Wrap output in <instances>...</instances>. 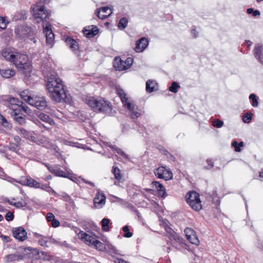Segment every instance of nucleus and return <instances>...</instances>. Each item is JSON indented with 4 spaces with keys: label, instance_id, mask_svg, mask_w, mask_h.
<instances>
[{
    "label": "nucleus",
    "instance_id": "f257e3e1",
    "mask_svg": "<svg viewBox=\"0 0 263 263\" xmlns=\"http://www.w3.org/2000/svg\"><path fill=\"white\" fill-rule=\"evenodd\" d=\"M46 88L49 96L57 102H65L67 99L63 81L55 72L50 73L47 78Z\"/></svg>",
    "mask_w": 263,
    "mask_h": 263
},
{
    "label": "nucleus",
    "instance_id": "f03ea898",
    "mask_svg": "<svg viewBox=\"0 0 263 263\" xmlns=\"http://www.w3.org/2000/svg\"><path fill=\"white\" fill-rule=\"evenodd\" d=\"M41 3L38 2L32 7L33 15L36 23H43V27L46 25L50 24L48 20L50 16V14L45 10L44 6L41 5Z\"/></svg>",
    "mask_w": 263,
    "mask_h": 263
},
{
    "label": "nucleus",
    "instance_id": "7ed1b4c3",
    "mask_svg": "<svg viewBox=\"0 0 263 263\" xmlns=\"http://www.w3.org/2000/svg\"><path fill=\"white\" fill-rule=\"evenodd\" d=\"M116 92L120 97L124 106L129 110V114L133 119H137L141 115L137 106L129 101L123 90L120 87L116 88Z\"/></svg>",
    "mask_w": 263,
    "mask_h": 263
},
{
    "label": "nucleus",
    "instance_id": "20e7f679",
    "mask_svg": "<svg viewBox=\"0 0 263 263\" xmlns=\"http://www.w3.org/2000/svg\"><path fill=\"white\" fill-rule=\"evenodd\" d=\"M86 103L95 111H99L105 114L110 113L111 111V106L110 104L102 99L88 97L86 99Z\"/></svg>",
    "mask_w": 263,
    "mask_h": 263
},
{
    "label": "nucleus",
    "instance_id": "39448f33",
    "mask_svg": "<svg viewBox=\"0 0 263 263\" xmlns=\"http://www.w3.org/2000/svg\"><path fill=\"white\" fill-rule=\"evenodd\" d=\"M12 63L19 71L24 73L31 70V61L26 54L16 53Z\"/></svg>",
    "mask_w": 263,
    "mask_h": 263
},
{
    "label": "nucleus",
    "instance_id": "423d86ee",
    "mask_svg": "<svg viewBox=\"0 0 263 263\" xmlns=\"http://www.w3.org/2000/svg\"><path fill=\"white\" fill-rule=\"evenodd\" d=\"M14 32L18 37L25 39L28 43L31 41L35 44L37 42L34 37L35 33L30 27L27 26L19 27L15 29Z\"/></svg>",
    "mask_w": 263,
    "mask_h": 263
},
{
    "label": "nucleus",
    "instance_id": "0eeeda50",
    "mask_svg": "<svg viewBox=\"0 0 263 263\" xmlns=\"http://www.w3.org/2000/svg\"><path fill=\"white\" fill-rule=\"evenodd\" d=\"M186 201L190 206L196 211H199L202 209L199 195L195 191L189 192L186 194Z\"/></svg>",
    "mask_w": 263,
    "mask_h": 263
},
{
    "label": "nucleus",
    "instance_id": "6e6552de",
    "mask_svg": "<svg viewBox=\"0 0 263 263\" xmlns=\"http://www.w3.org/2000/svg\"><path fill=\"white\" fill-rule=\"evenodd\" d=\"M4 100L7 102L8 108L12 110V112L11 114V115L16 112H21L20 104H22V101L19 100L17 98L10 96H6Z\"/></svg>",
    "mask_w": 263,
    "mask_h": 263
},
{
    "label": "nucleus",
    "instance_id": "1a4fd4ad",
    "mask_svg": "<svg viewBox=\"0 0 263 263\" xmlns=\"http://www.w3.org/2000/svg\"><path fill=\"white\" fill-rule=\"evenodd\" d=\"M133 60L132 59L128 58L126 61L121 60L119 57L115 58L114 66L116 70L122 71L127 69H128L132 65Z\"/></svg>",
    "mask_w": 263,
    "mask_h": 263
},
{
    "label": "nucleus",
    "instance_id": "9d476101",
    "mask_svg": "<svg viewBox=\"0 0 263 263\" xmlns=\"http://www.w3.org/2000/svg\"><path fill=\"white\" fill-rule=\"evenodd\" d=\"M155 175L160 179H163L168 180L173 178L172 173L168 170L165 168L163 166H160L156 168L154 171Z\"/></svg>",
    "mask_w": 263,
    "mask_h": 263
},
{
    "label": "nucleus",
    "instance_id": "9b49d317",
    "mask_svg": "<svg viewBox=\"0 0 263 263\" xmlns=\"http://www.w3.org/2000/svg\"><path fill=\"white\" fill-rule=\"evenodd\" d=\"M184 233L186 237V239L192 244L196 246L199 245V240L198 239L197 236L194 231V230L190 228H186L184 230Z\"/></svg>",
    "mask_w": 263,
    "mask_h": 263
},
{
    "label": "nucleus",
    "instance_id": "f8f14e48",
    "mask_svg": "<svg viewBox=\"0 0 263 263\" xmlns=\"http://www.w3.org/2000/svg\"><path fill=\"white\" fill-rule=\"evenodd\" d=\"M43 31L46 37V43L50 47H52L54 43V35L51 30L50 24L46 25L43 27Z\"/></svg>",
    "mask_w": 263,
    "mask_h": 263
},
{
    "label": "nucleus",
    "instance_id": "ddd939ff",
    "mask_svg": "<svg viewBox=\"0 0 263 263\" xmlns=\"http://www.w3.org/2000/svg\"><path fill=\"white\" fill-rule=\"evenodd\" d=\"M12 233L14 238L19 241H23L27 238V232L22 227L14 228Z\"/></svg>",
    "mask_w": 263,
    "mask_h": 263
},
{
    "label": "nucleus",
    "instance_id": "4468645a",
    "mask_svg": "<svg viewBox=\"0 0 263 263\" xmlns=\"http://www.w3.org/2000/svg\"><path fill=\"white\" fill-rule=\"evenodd\" d=\"M30 105L39 110H43L47 106V102L45 98L43 97H35L31 100Z\"/></svg>",
    "mask_w": 263,
    "mask_h": 263
},
{
    "label": "nucleus",
    "instance_id": "2eb2a0df",
    "mask_svg": "<svg viewBox=\"0 0 263 263\" xmlns=\"http://www.w3.org/2000/svg\"><path fill=\"white\" fill-rule=\"evenodd\" d=\"M106 197L103 193L99 191L97 192L93 200L94 205L97 208H101L105 203Z\"/></svg>",
    "mask_w": 263,
    "mask_h": 263
},
{
    "label": "nucleus",
    "instance_id": "dca6fc26",
    "mask_svg": "<svg viewBox=\"0 0 263 263\" xmlns=\"http://www.w3.org/2000/svg\"><path fill=\"white\" fill-rule=\"evenodd\" d=\"M78 237L86 244L89 246H93L96 239L83 231H80L78 234Z\"/></svg>",
    "mask_w": 263,
    "mask_h": 263
},
{
    "label": "nucleus",
    "instance_id": "f3484780",
    "mask_svg": "<svg viewBox=\"0 0 263 263\" xmlns=\"http://www.w3.org/2000/svg\"><path fill=\"white\" fill-rule=\"evenodd\" d=\"M52 171L53 172V174L57 176L67 178L73 181H75V179H76V178L73 175L68 171L65 172L58 167H56V169L52 170Z\"/></svg>",
    "mask_w": 263,
    "mask_h": 263
},
{
    "label": "nucleus",
    "instance_id": "a211bd4d",
    "mask_svg": "<svg viewBox=\"0 0 263 263\" xmlns=\"http://www.w3.org/2000/svg\"><path fill=\"white\" fill-rule=\"evenodd\" d=\"M34 236L38 238L39 243L44 247H48L47 243L50 242L51 243H54L57 241L49 237L43 236L39 234L35 233Z\"/></svg>",
    "mask_w": 263,
    "mask_h": 263
},
{
    "label": "nucleus",
    "instance_id": "6ab92c4d",
    "mask_svg": "<svg viewBox=\"0 0 263 263\" xmlns=\"http://www.w3.org/2000/svg\"><path fill=\"white\" fill-rule=\"evenodd\" d=\"M83 33L87 37H91L97 35L99 32L96 26H87L84 28Z\"/></svg>",
    "mask_w": 263,
    "mask_h": 263
},
{
    "label": "nucleus",
    "instance_id": "aec40b11",
    "mask_svg": "<svg viewBox=\"0 0 263 263\" xmlns=\"http://www.w3.org/2000/svg\"><path fill=\"white\" fill-rule=\"evenodd\" d=\"M164 229L167 233V236L171 240L180 241V238L177 233L167 224H165Z\"/></svg>",
    "mask_w": 263,
    "mask_h": 263
},
{
    "label": "nucleus",
    "instance_id": "412c9836",
    "mask_svg": "<svg viewBox=\"0 0 263 263\" xmlns=\"http://www.w3.org/2000/svg\"><path fill=\"white\" fill-rule=\"evenodd\" d=\"M148 44L147 40L145 37H142L136 43L135 51L136 52H141L143 51L147 46Z\"/></svg>",
    "mask_w": 263,
    "mask_h": 263
},
{
    "label": "nucleus",
    "instance_id": "4be33fe9",
    "mask_svg": "<svg viewBox=\"0 0 263 263\" xmlns=\"http://www.w3.org/2000/svg\"><path fill=\"white\" fill-rule=\"evenodd\" d=\"M17 52H14L10 49H4L2 52V55L6 60L13 62L15 58V55Z\"/></svg>",
    "mask_w": 263,
    "mask_h": 263
},
{
    "label": "nucleus",
    "instance_id": "5701e85b",
    "mask_svg": "<svg viewBox=\"0 0 263 263\" xmlns=\"http://www.w3.org/2000/svg\"><path fill=\"white\" fill-rule=\"evenodd\" d=\"M254 52L255 58L263 64V46L259 44L256 45L254 48Z\"/></svg>",
    "mask_w": 263,
    "mask_h": 263
},
{
    "label": "nucleus",
    "instance_id": "b1692460",
    "mask_svg": "<svg viewBox=\"0 0 263 263\" xmlns=\"http://www.w3.org/2000/svg\"><path fill=\"white\" fill-rule=\"evenodd\" d=\"M65 43L67 46L73 51L79 50V47L77 41L71 37H68L66 39Z\"/></svg>",
    "mask_w": 263,
    "mask_h": 263
},
{
    "label": "nucleus",
    "instance_id": "393cba45",
    "mask_svg": "<svg viewBox=\"0 0 263 263\" xmlns=\"http://www.w3.org/2000/svg\"><path fill=\"white\" fill-rule=\"evenodd\" d=\"M23 256L16 254H11L6 255L4 257V261L6 263H9L14 261H18L23 259Z\"/></svg>",
    "mask_w": 263,
    "mask_h": 263
},
{
    "label": "nucleus",
    "instance_id": "a878e982",
    "mask_svg": "<svg viewBox=\"0 0 263 263\" xmlns=\"http://www.w3.org/2000/svg\"><path fill=\"white\" fill-rule=\"evenodd\" d=\"M36 144L46 147H49L51 146V143L49 139L47 137L41 135L39 136Z\"/></svg>",
    "mask_w": 263,
    "mask_h": 263
},
{
    "label": "nucleus",
    "instance_id": "bb28decb",
    "mask_svg": "<svg viewBox=\"0 0 263 263\" xmlns=\"http://www.w3.org/2000/svg\"><path fill=\"white\" fill-rule=\"evenodd\" d=\"M153 187H155L158 191V194L161 196H163L165 193V189L164 186L158 181H153L152 182Z\"/></svg>",
    "mask_w": 263,
    "mask_h": 263
},
{
    "label": "nucleus",
    "instance_id": "cd10ccee",
    "mask_svg": "<svg viewBox=\"0 0 263 263\" xmlns=\"http://www.w3.org/2000/svg\"><path fill=\"white\" fill-rule=\"evenodd\" d=\"M37 117L41 121L48 123L50 125H54L55 124L54 121L49 116L44 114L41 113L37 115Z\"/></svg>",
    "mask_w": 263,
    "mask_h": 263
},
{
    "label": "nucleus",
    "instance_id": "c85d7f7f",
    "mask_svg": "<svg viewBox=\"0 0 263 263\" xmlns=\"http://www.w3.org/2000/svg\"><path fill=\"white\" fill-rule=\"evenodd\" d=\"M0 74L4 78L9 79L13 77L15 71L13 69H0Z\"/></svg>",
    "mask_w": 263,
    "mask_h": 263
},
{
    "label": "nucleus",
    "instance_id": "c756f323",
    "mask_svg": "<svg viewBox=\"0 0 263 263\" xmlns=\"http://www.w3.org/2000/svg\"><path fill=\"white\" fill-rule=\"evenodd\" d=\"M25 181V184L27 185L28 186L36 189L41 187L40 183L31 178L26 179Z\"/></svg>",
    "mask_w": 263,
    "mask_h": 263
},
{
    "label": "nucleus",
    "instance_id": "7c9ffc66",
    "mask_svg": "<svg viewBox=\"0 0 263 263\" xmlns=\"http://www.w3.org/2000/svg\"><path fill=\"white\" fill-rule=\"evenodd\" d=\"M20 113H15L14 114H12V117H13L14 120H15L16 122H17L20 125L25 124L26 123V116H20Z\"/></svg>",
    "mask_w": 263,
    "mask_h": 263
},
{
    "label": "nucleus",
    "instance_id": "2f4dec72",
    "mask_svg": "<svg viewBox=\"0 0 263 263\" xmlns=\"http://www.w3.org/2000/svg\"><path fill=\"white\" fill-rule=\"evenodd\" d=\"M5 201L9 203L10 205L15 206L16 208H20L27 205V203L24 200H21L18 202H13L12 200L7 199H5Z\"/></svg>",
    "mask_w": 263,
    "mask_h": 263
},
{
    "label": "nucleus",
    "instance_id": "473e14b6",
    "mask_svg": "<svg viewBox=\"0 0 263 263\" xmlns=\"http://www.w3.org/2000/svg\"><path fill=\"white\" fill-rule=\"evenodd\" d=\"M156 83L153 80H148L146 83V90L148 92H152L155 90Z\"/></svg>",
    "mask_w": 263,
    "mask_h": 263
},
{
    "label": "nucleus",
    "instance_id": "72a5a7b5",
    "mask_svg": "<svg viewBox=\"0 0 263 263\" xmlns=\"http://www.w3.org/2000/svg\"><path fill=\"white\" fill-rule=\"evenodd\" d=\"M112 149L114 150L116 153L118 154L121 155L124 158L127 160H129L130 158L129 155L126 154L120 148L117 147L115 146L109 145V146Z\"/></svg>",
    "mask_w": 263,
    "mask_h": 263
},
{
    "label": "nucleus",
    "instance_id": "f704fd0d",
    "mask_svg": "<svg viewBox=\"0 0 263 263\" xmlns=\"http://www.w3.org/2000/svg\"><path fill=\"white\" fill-rule=\"evenodd\" d=\"M16 131L18 134L27 139H28L31 133L23 128H17Z\"/></svg>",
    "mask_w": 263,
    "mask_h": 263
},
{
    "label": "nucleus",
    "instance_id": "c9c22d12",
    "mask_svg": "<svg viewBox=\"0 0 263 263\" xmlns=\"http://www.w3.org/2000/svg\"><path fill=\"white\" fill-rule=\"evenodd\" d=\"M112 172L114 175L115 178L120 181L122 179V175L120 173V170L117 166H114Z\"/></svg>",
    "mask_w": 263,
    "mask_h": 263
},
{
    "label": "nucleus",
    "instance_id": "e433bc0d",
    "mask_svg": "<svg viewBox=\"0 0 263 263\" xmlns=\"http://www.w3.org/2000/svg\"><path fill=\"white\" fill-rule=\"evenodd\" d=\"M20 96L22 99L28 103L29 104L30 103L31 100H32L33 98L29 96L26 91L21 92L20 94Z\"/></svg>",
    "mask_w": 263,
    "mask_h": 263
},
{
    "label": "nucleus",
    "instance_id": "4c0bfd02",
    "mask_svg": "<svg viewBox=\"0 0 263 263\" xmlns=\"http://www.w3.org/2000/svg\"><path fill=\"white\" fill-rule=\"evenodd\" d=\"M110 220L108 218H103L101 221L102 228L104 231H109V223Z\"/></svg>",
    "mask_w": 263,
    "mask_h": 263
},
{
    "label": "nucleus",
    "instance_id": "58836bf2",
    "mask_svg": "<svg viewBox=\"0 0 263 263\" xmlns=\"http://www.w3.org/2000/svg\"><path fill=\"white\" fill-rule=\"evenodd\" d=\"M93 246L95 248L98 249L100 251H104L105 250V245L102 242L97 239L93 243Z\"/></svg>",
    "mask_w": 263,
    "mask_h": 263
},
{
    "label": "nucleus",
    "instance_id": "ea45409f",
    "mask_svg": "<svg viewBox=\"0 0 263 263\" xmlns=\"http://www.w3.org/2000/svg\"><path fill=\"white\" fill-rule=\"evenodd\" d=\"M127 19L125 17H123L121 18L120 20L119 21L118 27L122 29H125L127 25Z\"/></svg>",
    "mask_w": 263,
    "mask_h": 263
},
{
    "label": "nucleus",
    "instance_id": "a19ab883",
    "mask_svg": "<svg viewBox=\"0 0 263 263\" xmlns=\"http://www.w3.org/2000/svg\"><path fill=\"white\" fill-rule=\"evenodd\" d=\"M122 230L124 232L123 236L126 238H130L133 236V233L129 231V228L127 226H125L122 228Z\"/></svg>",
    "mask_w": 263,
    "mask_h": 263
},
{
    "label": "nucleus",
    "instance_id": "79ce46f5",
    "mask_svg": "<svg viewBox=\"0 0 263 263\" xmlns=\"http://www.w3.org/2000/svg\"><path fill=\"white\" fill-rule=\"evenodd\" d=\"M249 99L252 100V105L253 107H257L258 105V102L255 94L252 93L249 96Z\"/></svg>",
    "mask_w": 263,
    "mask_h": 263
},
{
    "label": "nucleus",
    "instance_id": "37998d69",
    "mask_svg": "<svg viewBox=\"0 0 263 263\" xmlns=\"http://www.w3.org/2000/svg\"><path fill=\"white\" fill-rule=\"evenodd\" d=\"M179 87H180V86L177 84V83L173 82L168 89L170 91L173 93H176L177 92V88Z\"/></svg>",
    "mask_w": 263,
    "mask_h": 263
},
{
    "label": "nucleus",
    "instance_id": "c03bdc74",
    "mask_svg": "<svg viewBox=\"0 0 263 263\" xmlns=\"http://www.w3.org/2000/svg\"><path fill=\"white\" fill-rule=\"evenodd\" d=\"M20 108L21 109V111L23 110L27 114H29L30 112V110L29 109V107L25 103L22 102V104H20Z\"/></svg>",
    "mask_w": 263,
    "mask_h": 263
},
{
    "label": "nucleus",
    "instance_id": "a18cd8bd",
    "mask_svg": "<svg viewBox=\"0 0 263 263\" xmlns=\"http://www.w3.org/2000/svg\"><path fill=\"white\" fill-rule=\"evenodd\" d=\"M38 137L39 136H37L34 133H31L28 140L36 144V142L38 140Z\"/></svg>",
    "mask_w": 263,
    "mask_h": 263
},
{
    "label": "nucleus",
    "instance_id": "49530a36",
    "mask_svg": "<svg viewBox=\"0 0 263 263\" xmlns=\"http://www.w3.org/2000/svg\"><path fill=\"white\" fill-rule=\"evenodd\" d=\"M96 13L100 19L104 20L109 16L112 13V12H109L108 14H100V11L98 9L96 11Z\"/></svg>",
    "mask_w": 263,
    "mask_h": 263
},
{
    "label": "nucleus",
    "instance_id": "de8ad7c7",
    "mask_svg": "<svg viewBox=\"0 0 263 263\" xmlns=\"http://www.w3.org/2000/svg\"><path fill=\"white\" fill-rule=\"evenodd\" d=\"M223 125V122L218 119L215 120L213 122V125L217 128L221 127Z\"/></svg>",
    "mask_w": 263,
    "mask_h": 263
},
{
    "label": "nucleus",
    "instance_id": "09e8293b",
    "mask_svg": "<svg viewBox=\"0 0 263 263\" xmlns=\"http://www.w3.org/2000/svg\"><path fill=\"white\" fill-rule=\"evenodd\" d=\"M247 13L248 14H252L254 16H256L260 15V12L258 10H254L253 8H249L247 9Z\"/></svg>",
    "mask_w": 263,
    "mask_h": 263
},
{
    "label": "nucleus",
    "instance_id": "8fccbe9b",
    "mask_svg": "<svg viewBox=\"0 0 263 263\" xmlns=\"http://www.w3.org/2000/svg\"><path fill=\"white\" fill-rule=\"evenodd\" d=\"M251 115L248 113L245 114L243 116L242 120L245 123H250L251 120Z\"/></svg>",
    "mask_w": 263,
    "mask_h": 263
},
{
    "label": "nucleus",
    "instance_id": "3c124183",
    "mask_svg": "<svg viewBox=\"0 0 263 263\" xmlns=\"http://www.w3.org/2000/svg\"><path fill=\"white\" fill-rule=\"evenodd\" d=\"M5 218L8 221H12L14 219V215L12 212H8L5 215Z\"/></svg>",
    "mask_w": 263,
    "mask_h": 263
},
{
    "label": "nucleus",
    "instance_id": "603ef678",
    "mask_svg": "<svg viewBox=\"0 0 263 263\" xmlns=\"http://www.w3.org/2000/svg\"><path fill=\"white\" fill-rule=\"evenodd\" d=\"M7 27V24L5 20L3 17L0 18V29L1 30L5 29Z\"/></svg>",
    "mask_w": 263,
    "mask_h": 263
},
{
    "label": "nucleus",
    "instance_id": "864d4df0",
    "mask_svg": "<svg viewBox=\"0 0 263 263\" xmlns=\"http://www.w3.org/2000/svg\"><path fill=\"white\" fill-rule=\"evenodd\" d=\"M99 10L100 11V10H101L102 12L105 13V14H108L109 13H108V11H110V12H112L111 8L108 6L102 7L101 8H100Z\"/></svg>",
    "mask_w": 263,
    "mask_h": 263
},
{
    "label": "nucleus",
    "instance_id": "5fc2aeb1",
    "mask_svg": "<svg viewBox=\"0 0 263 263\" xmlns=\"http://www.w3.org/2000/svg\"><path fill=\"white\" fill-rule=\"evenodd\" d=\"M232 145L235 148V150L237 152H240L241 149L240 148H239V146H238V143L236 141H234L232 143Z\"/></svg>",
    "mask_w": 263,
    "mask_h": 263
},
{
    "label": "nucleus",
    "instance_id": "6e6d98bb",
    "mask_svg": "<svg viewBox=\"0 0 263 263\" xmlns=\"http://www.w3.org/2000/svg\"><path fill=\"white\" fill-rule=\"evenodd\" d=\"M46 218L48 221H52L54 219V216L51 213H48L47 214Z\"/></svg>",
    "mask_w": 263,
    "mask_h": 263
},
{
    "label": "nucleus",
    "instance_id": "4d7b16f0",
    "mask_svg": "<svg viewBox=\"0 0 263 263\" xmlns=\"http://www.w3.org/2000/svg\"><path fill=\"white\" fill-rule=\"evenodd\" d=\"M59 224H60L59 221L55 219H54V220H53L51 221V225L54 228L58 227L59 226Z\"/></svg>",
    "mask_w": 263,
    "mask_h": 263
},
{
    "label": "nucleus",
    "instance_id": "13d9d810",
    "mask_svg": "<svg viewBox=\"0 0 263 263\" xmlns=\"http://www.w3.org/2000/svg\"><path fill=\"white\" fill-rule=\"evenodd\" d=\"M36 124L38 125L40 127H43L45 128L46 130H49V128L47 127L45 125L42 124L40 121L37 120L35 122Z\"/></svg>",
    "mask_w": 263,
    "mask_h": 263
},
{
    "label": "nucleus",
    "instance_id": "bf43d9fd",
    "mask_svg": "<svg viewBox=\"0 0 263 263\" xmlns=\"http://www.w3.org/2000/svg\"><path fill=\"white\" fill-rule=\"evenodd\" d=\"M80 178L81 179V180H82L83 181V182H84V183H86V184H89V185H91V186H95V184H94L93 182H91V181H88V180H87L85 179L84 178H82V177H80Z\"/></svg>",
    "mask_w": 263,
    "mask_h": 263
},
{
    "label": "nucleus",
    "instance_id": "052dcab7",
    "mask_svg": "<svg viewBox=\"0 0 263 263\" xmlns=\"http://www.w3.org/2000/svg\"><path fill=\"white\" fill-rule=\"evenodd\" d=\"M1 237L3 239V240L6 242H8L10 241V237L8 236L2 235Z\"/></svg>",
    "mask_w": 263,
    "mask_h": 263
},
{
    "label": "nucleus",
    "instance_id": "680f3d73",
    "mask_svg": "<svg viewBox=\"0 0 263 263\" xmlns=\"http://www.w3.org/2000/svg\"><path fill=\"white\" fill-rule=\"evenodd\" d=\"M40 188H41L43 190H45L47 191H49L50 190H52L53 193H55L54 191H53L50 186H47L44 185V186H41Z\"/></svg>",
    "mask_w": 263,
    "mask_h": 263
},
{
    "label": "nucleus",
    "instance_id": "e2e57ef3",
    "mask_svg": "<svg viewBox=\"0 0 263 263\" xmlns=\"http://www.w3.org/2000/svg\"><path fill=\"white\" fill-rule=\"evenodd\" d=\"M207 163H208V165H209V167H207L208 169L212 168L213 166V165H213V162L211 160H207Z\"/></svg>",
    "mask_w": 263,
    "mask_h": 263
},
{
    "label": "nucleus",
    "instance_id": "0e129e2a",
    "mask_svg": "<svg viewBox=\"0 0 263 263\" xmlns=\"http://www.w3.org/2000/svg\"><path fill=\"white\" fill-rule=\"evenodd\" d=\"M192 33L194 37H196L197 36V32L195 29H193L192 30Z\"/></svg>",
    "mask_w": 263,
    "mask_h": 263
},
{
    "label": "nucleus",
    "instance_id": "69168bd1",
    "mask_svg": "<svg viewBox=\"0 0 263 263\" xmlns=\"http://www.w3.org/2000/svg\"><path fill=\"white\" fill-rule=\"evenodd\" d=\"M116 262H118V263H125L126 261L122 259H120V258H117V260H116Z\"/></svg>",
    "mask_w": 263,
    "mask_h": 263
},
{
    "label": "nucleus",
    "instance_id": "338daca9",
    "mask_svg": "<svg viewBox=\"0 0 263 263\" xmlns=\"http://www.w3.org/2000/svg\"><path fill=\"white\" fill-rule=\"evenodd\" d=\"M2 123L3 125H5V123H8L7 120L3 116H2Z\"/></svg>",
    "mask_w": 263,
    "mask_h": 263
},
{
    "label": "nucleus",
    "instance_id": "774afa93",
    "mask_svg": "<svg viewBox=\"0 0 263 263\" xmlns=\"http://www.w3.org/2000/svg\"><path fill=\"white\" fill-rule=\"evenodd\" d=\"M48 168L50 172H51L52 173H53V172L52 170L56 169V167H52L50 166V167H48Z\"/></svg>",
    "mask_w": 263,
    "mask_h": 263
}]
</instances>
